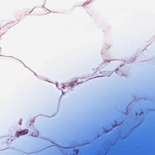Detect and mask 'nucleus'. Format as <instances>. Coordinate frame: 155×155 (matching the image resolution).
Listing matches in <instances>:
<instances>
[{"instance_id":"nucleus-1","label":"nucleus","mask_w":155,"mask_h":155,"mask_svg":"<svg viewBox=\"0 0 155 155\" xmlns=\"http://www.w3.org/2000/svg\"><path fill=\"white\" fill-rule=\"evenodd\" d=\"M23 135V134L21 133V131H18L16 133L15 136L17 137H18L19 135Z\"/></svg>"},{"instance_id":"nucleus-2","label":"nucleus","mask_w":155,"mask_h":155,"mask_svg":"<svg viewBox=\"0 0 155 155\" xmlns=\"http://www.w3.org/2000/svg\"><path fill=\"white\" fill-rule=\"evenodd\" d=\"M7 25L8 26H9L10 25V23H8L7 24Z\"/></svg>"}]
</instances>
